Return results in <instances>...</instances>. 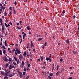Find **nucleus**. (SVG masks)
<instances>
[{
	"label": "nucleus",
	"mask_w": 79,
	"mask_h": 79,
	"mask_svg": "<svg viewBox=\"0 0 79 79\" xmlns=\"http://www.w3.org/2000/svg\"><path fill=\"white\" fill-rule=\"evenodd\" d=\"M19 59H18L17 61V64H19Z\"/></svg>",
	"instance_id": "36"
},
{
	"label": "nucleus",
	"mask_w": 79,
	"mask_h": 79,
	"mask_svg": "<svg viewBox=\"0 0 79 79\" xmlns=\"http://www.w3.org/2000/svg\"><path fill=\"white\" fill-rule=\"evenodd\" d=\"M16 51L17 52L18 55H19V54H21V52L20 51V50H19L18 48H17L16 49Z\"/></svg>",
	"instance_id": "4"
},
{
	"label": "nucleus",
	"mask_w": 79,
	"mask_h": 79,
	"mask_svg": "<svg viewBox=\"0 0 79 79\" xmlns=\"http://www.w3.org/2000/svg\"><path fill=\"white\" fill-rule=\"evenodd\" d=\"M15 51V49H13V50L12 51V53H13V52H14Z\"/></svg>",
	"instance_id": "52"
},
{
	"label": "nucleus",
	"mask_w": 79,
	"mask_h": 79,
	"mask_svg": "<svg viewBox=\"0 0 79 79\" xmlns=\"http://www.w3.org/2000/svg\"><path fill=\"white\" fill-rule=\"evenodd\" d=\"M60 73H61V72H60L59 71L57 72V73L56 74V76H58Z\"/></svg>",
	"instance_id": "10"
},
{
	"label": "nucleus",
	"mask_w": 79,
	"mask_h": 79,
	"mask_svg": "<svg viewBox=\"0 0 79 79\" xmlns=\"http://www.w3.org/2000/svg\"><path fill=\"white\" fill-rule=\"evenodd\" d=\"M31 48H33V47H34V44L33 43H32V41H31Z\"/></svg>",
	"instance_id": "9"
},
{
	"label": "nucleus",
	"mask_w": 79,
	"mask_h": 79,
	"mask_svg": "<svg viewBox=\"0 0 79 79\" xmlns=\"http://www.w3.org/2000/svg\"><path fill=\"white\" fill-rule=\"evenodd\" d=\"M14 4H15V5H16L17 4V2H16L15 1V3H14Z\"/></svg>",
	"instance_id": "43"
},
{
	"label": "nucleus",
	"mask_w": 79,
	"mask_h": 79,
	"mask_svg": "<svg viewBox=\"0 0 79 79\" xmlns=\"http://www.w3.org/2000/svg\"><path fill=\"white\" fill-rule=\"evenodd\" d=\"M29 56L31 57V58H32V54H31V52H30V54L29 55Z\"/></svg>",
	"instance_id": "22"
},
{
	"label": "nucleus",
	"mask_w": 79,
	"mask_h": 79,
	"mask_svg": "<svg viewBox=\"0 0 79 79\" xmlns=\"http://www.w3.org/2000/svg\"><path fill=\"white\" fill-rule=\"evenodd\" d=\"M22 23V21H20V22H19V23H20V25H21V23Z\"/></svg>",
	"instance_id": "60"
},
{
	"label": "nucleus",
	"mask_w": 79,
	"mask_h": 79,
	"mask_svg": "<svg viewBox=\"0 0 79 79\" xmlns=\"http://www.w3.org/2000/svg\"><path fill=\"white\" fill-rule=\"evenodd\" d=\"M27 30H31V29H30V28L29 27V26L27 27Z\"/></svg>",
	"instance_id": "33"
},
{
	"label": "nucleus",
	"mask_w": 79,
	"mask_h": 79,
	"mask_svg": "<svg viewBox=\"0 0 79 79\" xmlns=\"http://www.w3.org/2000/svg\"><path fill=\"white\" fill-rule=\"evenodd\" d=\"M3 52L4 54H5V53H6V50L5 49H3Z\"/></svg>",
	"instance_id": "18"
},
{
	"label": "nucleus",
	"mask_w": 79,
	"mask_h": 79,
	"mask_svg": "<svg viewBox=\"0 0 79 79\" xmlns=\"http://www.w3.org/2000/svg\"><path fill=\"white\" fill-rule=\"evenodd\" d=\"M0 23L1 24V26H5V25H3V20H2V19H0Z\"/></svg>",
	"instance_id": "5"
},
{
	"label": "nucleus",
	"mask_w": 79,
	"mask_h": 79,
	"mask_svg": "<svg viewBox=\"0 0 79 79\" xmlns=\"http://www.w3.org/2000/svg\"><path fill=\"white\" fill-rule=\"evenodd\" d=\"M51 57H52V54H50V56L49 57V58H51Z\"/></svg>",
	"instance_id": "44"
},
{
	"label": "nucleus",
	"mask_w": 79,
	"mask_h": 79,
	"mask_svg": "<svg viewBox=\"0 0 79 79\" xmlns=\"http://www.w3.org/2000/svg\"><path fill=\"white\" fill-rule=\"evenodd\" d=\"M42 48H43V49H44V48H45V46H44L43 45L42 46Z\"/></svg>",
	"instance_id": "53"
},
{
	"label": "nucleus",
	"mask_w": 79,
	"mask_h": 79,
	"mask_svg": "<svg viewBox=\"0 0 79 79\" xmlns=\"http://www.w3.org/2000/svg\"><path fill=\"white\" fill-rule=\"evenodd\" d=\"M5 25L6 27H7V25L6 23H5Z\"/></svg>",
	"instance_id": "49"
},
{
	"label": "nucleus",
	"mask_w": 79,
	"mask_h": 79,
	"mask_svg": "<svg viewBox=\"0 0 79 79\" xmlns=\"http://www.w3.org/2000/svg\"><path fill=\"white\" fill-rule=\"evenodd\" d=\"M15 74V73H10L9 75V77H12V76H13Z\"/></svg>",
	"instance_id": "7"
},
{
	"label": "nucleus",
	"mask_w": 79,
	"mask_h": 79,
	"mask_svg": "<svg viewBox=\"0 0 79 79\" xmlns=\"http://www.w3.org/2000/svg\"><path fill=\"white\" fill-rule=\"evenodd\" d=\"M23 64H21L20 65V66L21 68H23Z\"/></svg>",
	"instance_id": "28"
},
{
	"label": "nucleus",
	"mask_w": 79,
	"mask_h": 79,
	"mask_svg": "<svg viewBox=\"0 0 79 79\" xmlns=\"http://www.w3.org/2000/svg\"><path fill=\"white\" fill-rule=\"evenodd\" d=\"M77 53V51L76 50H75L73 52V54L74 55H76Z\"/></svg>",
	"instance_id": "12"
},
{
	"label": "nucleus",
	"mask_w": 79,
	"mask_h": 79,
	"mask_svg": "<svg viewBox=\"0 0 79 79\" xmlns=\"http://www.w3.org/2000/svg\"><path fill=\"white\" fill-rule=\"evenodd\" d=\"M26 34L25 33V34H24V35H23V36L26 37Z\"/></svg>",
	"instance_id": "56"
},
{
	"label": "nucleus",
	"mask_w": 79,
	"mask_h": 79,
	"mask_svg": "<svg viewBox=\"0 0 79 79\" xmlns=\"http://www.w3.org/2000/svg\"><path fill=\"white\" fill-rule=\"evenodd\" d=\"M9 65H10V64H8V63H6L5 66L6 68H8V66Z\"/></svg>",
	"instance_id": "8"
},
{
	"label": "nucleus",
	"mask_w": 79,
	"mask_h": 79,
	"mask_svg": "<svg viewBox=\"0 0 79 79\" xmlns=\"http://www.w3.org/2000/svg\"><path fill=\"white\" fill-rule=\"evenodd\" d=\"M23 75L25 76V74H26V72H23Z\"/></svg>",
	"instance_id": "32"
},
{
	"label": "nucleus",
	"mask_w": 79,
	"mask_h": 79,
	"mask_svg": "<svg viewBox=\"0 0 79 79\" xmlns=\"http://www.w3.org/2000/svg\"><path fill=\"white\" fill-rule=\"evenodd\" d=\"M49 76H53V73H51L49 74Z\"/></svg>",
	"instance_id": "35"
},
{
	"label": "nucleus",
	"mask_w": 79,
	"mask_h": 79,
	"mask_svg": "<svg viewBox=\"0 0 79 79\" xmlns=\"http://www.w3.org/2000/svg\"><path fill=\"white\" fill-rule=\"evenodd\" d=\"M24 71H26V68H24Z\"/></svg>",
	"instance_id": "63"
},
{
	"label": "nucleus",
	"mask_w": 79,
	"mask_h": 79,
	"mask_svg": "<svg viewBox=\"0 0 79 79\" xmlns=\"http://www.w3.org/2000/svg\"><path fill=\"white\" fill-rule=\"evenodd\" d=\"M2 31H4V30H5V27H4V26H2Z\"/></svg>",
	"instance_id": "11"
},
{
	"label": "nucleus",
	"mask_w": 79,
	"mask_h": 79,
	"mask_svg": "<svg viewBox=\"0 0 79 79\" xmlns=\"http://www.w3.org/2000/svg\"><path fill=\"white\" fill-rule=\"evenodd\" d=\"M27 55L26 54V52H24V53H23V56H26Z\"/></svg>",
	"instance_id": "15"
},
{
	"label": "nucleus",
	"mask_w": 79,
	"mask_h": 79,
	"mask_svg": "<svg viewBox=\"0 0 79 79\" xmlns=\"http://www.w3.org/2000/svg\"><path fill=\"white\" fill-rule=\"evenodd\" d=\"M48 77L49 79H52V77L50 76H48Z\"/></svg>",
	"instance_id": "39"
},
{
	"label": "nucleus",
	"mask_w": 79,
	"mask_h": 79,
	"mask_svg": "<svg viewBox=\"0 0 79 79\" xmlns=\"http://www.w3.org/2000/svg\"><path fill=\"white\" fill-rule=\"evenodd\" d=\"M22 63L23 66H24V62L23 61H22Z\"/></svg>",
	"instance_id": "16"
},
{
	"label": "nucleus",
	"mask_w": 79,
	"mask_h": 79,
	"mask_svg": "<svg viewBox=\"0 0 79 79\" xmlns=\"http://www.w3.org/2000/svg\"><path fill=\"white\" fill-rule=\"evenodd\" d=\"M42 73H43V74H44H44H46V73L44 71H42Z\"/></svg>",
	"instance_id": "37"
},
{
	"label": "nucleus",
	"mask_w": 79,
	"mask_h": 79,
	"mask_svg": "<svg viewBox=\"0 0 79 79\" xmlns=\"http://www.w3.org/2000/svg\"><path fill=\"white\" fill-rule=\"evenodd\" d=\"M49 59H50V58H48V57L46 58V60L47 61H48V60H49Z\"/></svg>",
	"instance_id": "41"
},
{
	"label": "nucleus",
	"mask_w": 79,
	"mask_h": 79,
	"mask_svg": "<svg viewBox=\"0 0 79 79\" xmlns=\"http://www.w3.org/2000/svg\"><path fill=\"white\" fill-rule=\"evenodd\" d=\"M17 29H21V27H19L18 26Z\"/></svg>",
	"instance_id": "50"
},
{
	"label": "nucleus",
	"mask_w": 79,
	"mask_h": 79,
	"mask_svg": "<svg viewBox=\"0 0 79 79\" xmlns=\"http://www.w3.org/2000/svg\"><path fill=\"white\" fill-rule=\"evenodd\" d=\"M59 68H60V66H59V65H57V69H56L57 71H58V69H59Z\"/></svg>",
	"instance_id": "27"
},
{
	"label": "nucleus",
	"mask_w": 79,
	"mask_h": 79,
	"mask_svg": "<svg viewBox=\"0 0 79 79\" xmlns=\"http://www.w3.org/2000/svg\"><path fill=\"white\" fill-rule=\"evenodd\" d=\"M5 46H8V45L7 44V43H6V40L5 41Z\"/></svg>",
	"instance_id": "14"
},
{
	"label": "nucleus",
	"mask_w": 79,
	"mask_h": 79,
	"mask_svg": "<svg viewBox=\"0 0 79 79\" xmlns=\"http://www.w3.org/2000/svg\"><path fill=\"white\" fill-rule=\"evenodd\" d=\"M44 45V46H46L47 45V43L46 42L45 43Z\"/></svg>",
	"instance_id": "61"
},
{
	"label": "nucleus",
	"mask_w": 79,
	"mask_h": 79,
	"mask_svg": "<svg viewBox=\"0 0 79 79\" xmlns=\"http://www.w3.org/2000/svg\"><path fill=\"white\" fill-rule=\"evenodd\" d=\"M2 10H3V8L2 7H1V8H0V11L3 13V11Z\"/></svg>",
	"instance_id": "21"
},
{
	"label": "nucleus",
	"mask_w": 79,
	"mask_h": 79,
	"mask_svg": "<svg viewBox=\"0 0 79 79\" xmlns=\"http://www.w3.org/2000/svg\"><path fill=\"white\" fill-rule=\"evenodd\" d=\"M14 60H15V61H17V58L16 57H14Z\"/></svg>",
	"instance_id": "26"
},
{
	"label": "nucleus",
	"mask_w": 79,
	"mask_h": 79,
	"mask_svg": "<svg viewBox=\"0 0 79 79\" xmlns=\"http://www.w3.org/2000/svg\"><path fill=\"white\" fill-rule=\"evenodd\" d=\"M4 79H8V77L7 76H5L4 77Z\"/></svg>",
	"instance_id": "34"
},
{
	"label": "nucleus",
	"mask_w": 79,
	"mask_h": 79,
	"mask_svg": "<svg viewBox=\"0 0 79 79\" xmlns=\"http://www.w3.org/2000/svg\"><path fill=\"white\" fill-rule=\"evenodd\" d=\"M4 15L5 16H7V13L6 12H4Z\"/></svg>",
	"instance_id": "42"
},
{
	"label": "nucleus",
	"mask_w": 79,
	"mask_h": 79,
	"mask_svg": "<svg viewBox=\"0 0 79 79\" xmlns=\"http://www.w3.org/2000/svg\"><path fill=\"white\" fill-rule=\"evenodd\" d=\"M13 11H14L13 12L14 14H15V13H16V10H15V9H13Z\"/></svg>",
	"instance_id": "25"
},
{
	"label": "nucleus",
	"mask_w": 79,
	"mask_h": 79,
	"mask_svg": "<svg viewBox=\"0 0 79 79\" xmlns=\"http://www.w3.org/2000/svg\"><path fill=\"white\" fill-rule=\"evenodd\" d=\"M49 60L50 62H51V61H52V59H51L49 58Z\"/></svg>",
	"instance_id": "58"
},
{
	"label": "nucleus",
	"mask_w": 79,
	"mask_h": 79,
	"mask_svg": "<svg viewBox=\"0 0 79 79\" xmlns=\"http://www.w3.org/2000/svg\"><path fill=\"white\" fill-rule=\"evenodd\" d=\"M17 71L18 73H19V76L20 77H23V73H21L18 70H17Z\"/></svg>",
	"instance_id": "3"
},
{
	"label": "nucleus",
	"mask_w": 79,
	"mask_h": 79,
	"mask_svg": "<svg viewBox=\"0 0 79 79\" xmlns=\"http://www.w3.org/2000/svg\"><path fill=\"white\" fill-rule=\"evenodd\" d=\"M4 58L3 59L4 62H8V61H9V60L6 58V56H4Z\"/></svg>",
	"instance_id": "2"
},
{
	"label": "nucleus",
	"mask_w": 79,
	"mask_h": 79,
	"mask_svg": "<svg viewBox=\"0 0 79 79\" xmlns=\"http://www.w3.org/2000/svg\"><path fill=\"white\" fill-rule=\"evenodd\" d=\"M60 61H61V62H62V61H63V59H60Z\"/></svg>",
	"instance_id": "59"
},
{
	"label": "nucleus",
	"mask_w": 79,
	"mask_h": 79,
	"mask_svg": "<svg viewBox=\"0 0 79 79\" xmlns=\"http://www.w3.org/2000/svg\"><path fill=\"white\" fill-rule=\"evenodd\" d=\"M66 42L67 43H68V44H69L70 43H69V39H67L66 40Z\"/></svg>",
	"instance_id": "23"
},
{
	"label": "nucleus",
	"mask_w": 79,
	"mask_h": 79,
	"mask_svg": "<svg viewBox=\"0 0 79 79\" xmlns=\"http://www.w3.org/2000/svg\"><path fill=\"white\" fill-rule=\"evenodd\" d=\"M44 77H47V74H46V73L44 74Z\"/></svg>",
	"instance_id": "48"
},
{
	"label": "nucleus",
	"mask_w": 79,
	"mask_h": 79,
	"mask_svg": "<svg viewBox=\"0 0 79 79\" xmlns=\"http://www.w3.org/2000/svg\"><path fill=\"white\" fill-rule=\"evenodd\" d=\"M79 25H78V30L79 31Z\"/></svg>",
	"instance_id": "62"
},
{
	"label": "nucleus",
	"mask_w": 79,
	"mask_h": 79,
	"mask_svg": "<svg viewBox=\"0 0 79 79\" xmlns=\"http://www.w3.org/2000/svg\"><path fill=\"white\" fill-rule=\"evenodd\" d=\"M4 75H5L6 76H8V72H7L4 73Z\"/></svg>",
	"instance_id": "17"
},
{
	"label": "nucleus",
	"mask_w": 79,
	"mask_h": 79,
	"mask_svg": "<svg viewBox=\"0 0 79 79\" xmlns=\"http://www.w3.org/2000/svg\"><path fill=\"white\" fill-rule=\"evenodd\" d=\"M15 56H16L17 55V52H16V51H15Z\"/></svg>",
	"instance_id": "54"
},
{
	"label": "nucleus",
	"mask_w": 79,
	"mask_h": 79,
	"mask_svg": "<svg viewBox=\"0 0 79 79\" xmlns=\"http://www.w3.org/2000/svg\"><path fill=\"white\" fill-rule=\"evenodd\" d=\"M13 64L15 66H16L17 65V64H16V63L15 62H13Z\"/></svg>",
	"instance_id": "29"
},
{
	"label": "nucleus",
	"mask_w": 79,
	"mask_h": 79,
	"mask_svg": "<svg viewBox=\"0 0 79 79\" xmlns=\"http://www.w3.org/2000/svg\"><path fill=\"white\" fill-rule=\"evenodd\" d=\"M42 69H45V68H46L45 66H43L42 67Z\"/></svg>",
	"instance_id": "46"
},
{
	"label": "nucleus",
	"mask_w": 79,
	"mask_h": 79,
	"mask_svg": "<svg viewBox=\"0 0 79 79\" xmlns=\"http://www.w3.org/2000/svg\"><path fill=\"white\" fill-rule=\"evenodd\" d=\"M41 60L43 61V60H44V59H43V57H41Z\"/></svg>",
	"instance_id": "55"
},
{
	"label": "nucleus",
	"mask_w": 79,
	"mask_h": 79,
	"mask_svg": "<svg viewBox=\"0 0 79 79\" xmlns=\"http://www.w3.org/2000/svg\"><path fill=\"white\" fill-rule=\"evenodd\" d=\"M5 8H6V7L3 6V10H5Z\"/></svg>",
	"instance_id": "47"
},
{
	"label": "nucleus",
	"mask_w": 79,
	"mask_h": 79,
	"mask_svg": "<svg viewBox=\"0 0 79 79\" xmlns=\"http://www.w3.org/2000/svg\"><path fill=\"white\" fill-rule=\"evenodd\" d=\"M4 48V49H6V48H5V45H3V46L1 47V48Z\"/></svg>",
	"instance_id": "20"
},
{
	"label": "nucleus",
	"mask_w": 79,
	"mask_h": 79,
	"mask_svg": "<svg viewBox=\"0 0 79 79\" xmlns=\"http://www.w3.org/2000/svg\"><path fill=\"white\" fill-rule=\"evenodd\" d=\"M9 24H10L11 26H12V25H13V23H11V22H10Z\"/></svg>",
	"instance_id": "38"
},
{
	"label": "nucleus",
	"mask_w": 79,
	"mask_h": 79,
	"mask_svg": "<svg viewBox=\"0 0 79 79\" xmlns=\"http://www.w3.org/2000/svg\"><path fill=\"white\" fill-rule=\"evenodd\" d=\"M8 67L9 69H11L12 68L13 69V68H15V66H14V65L13 64H10L9 66Z\"/></svg>",
	"instance_id": "1"
},
{
	"label": "nucleus",
	"mask_w": 79,
	"mask_h": 79,
	"mask_svg": "<svg viewBox=\"0 0 79 79\" xmlns=\"http://www.w3.org/2000/svg\"><path fill=\"white\" fill-rule=\"evenodd\" d=\"M9 63H11V62H12V59L11 58H9Z\"/></svg>",
	"instance_id": "13"
},
{
	"label": "nucleus",
	"mask_w": 79,
	"mask_h": 79,
	"mask_svg": "<svg viewBox=\"0 0 79 79\" xmlns=\"http://www.w3.org/2000/svg\"><path fill=\"white\" fill-rule=\"evenodd\" d=\"M19 60H22V59H23V56L20 54L19 56Z\"/></svg>",
	"instance_id": "6"
},
{
	"label": "nucleus",
	"mask_w": 79,
	"mask_h": 79,
	"mask_svg": "<svg viewBox=\"0 0 79 79\" xmlns=\"http://www.w3.org/2000/svg\"><path fill=\"white\" fill-rule=\"evenodd\" d=\"M2 46V42H0V47Z\"/></svg>",
	"instance_id": "45"
},
{
	"label": "nucleus",
	"mask_w": 79,
	"mask_h": 79,
	"mask_svg": "<svg viewBox=\"0 0 79 79\" xmlns=\"http://www.w3.org/2000/svg\"><path fill=\"white\" fill-rule=\"evenodd\" d=\"M0 6H1V8H2L3 7V6H2V4L1 3H0Z\"/></svg>",
	"instance_id": "30"
},
{
	"label": "nucleus",
	"mask_w": 79,
	"mask_h": 79,
	"mask_svg": "<svg viewBox=\"0 0 79 79\" xmlns=\"http://www.w3.org/2000/svg\"><path fill=\"white\" fill-rule=\"evenodd\" d=\"M61 15H62V16H64V13H63V12H62Z\"/></svg>",
	"instance_id": "40"
},
{
	"label": "nucleus",
	"mask_w": 79,
	"mask_h": 79,
	"mask_svg": "<svg viewBox=\"0 0 79 79\" xmlns=\"http://www.w3.org/2000/svg\"><path fill=\"white\" fill-rule=\"evenodd\" d=\"M11 11H10V12L9 14H8V16H11Z\"/></svg>",
	"instance_id": "31"
},
{
	"label": "nucleus",
	"mask_w": 79,
	"mask_h": 79,
	"mask_svg": "<svg viewBox=\"0 0 79 79\" xmlns=\"http://www.w3.org/2000/svg\"><path fill=\"white\" fill-rule=\"evenodd\" d=\"M43 39V38H40L38 40V41H40V40H42Z\"/></svg>",
	"instance_id": "24"
},
{
	"label": "nucleus",
	"mask_w": 79,
	"mask_h": 79,
	"mask_svg": "<svg viewBox=\"0 0 79 79\" xmlns=\"http://www.w3.org/2000/svg\"><path fill=\"white\" fill-rule=\"evenodd\" d=\"M29 76H27V77H26V79H29Z\"/></svg>",
	"instance_id": "51"
},
{
	"label": "nucleus",
	"mask_w": 79,
	"mask_h": 79,
	"mask_svg": "<svg viewBox=\"0 0 79 79\" xmlns=\"http://www.w3.org/2000/svg\"><path fill=\"white\" fill-rule=\"evenodd\" d=\"M11 8H12L11 7H10L9 9L10 10H12V9Z\"/></svg>",
	"instance_id": "57"
},
{
	"label": "nucleus",
	"mask_w": 79,
	"mask_h": 79,
	"mask_svg": "<svg viewBox=\"0 0 79 79\" xmlns=\"http://www.w3.org/2000/svg\"><path fill=\"white\" fill-rule=\"evenodd\" d=\"M1 74L2 75H3V76H5V72H2L1 73Z\"/></svg>",
	"instance_id": "19"
},
{
	"label": "nucleus",
	"mask_w": 79,
	"mask_h": 79,
	"mask_svg": "<svg viewBox=\"0 0 79 79\" xmlns=\"http://www.w3.org/2000/svg\"><path fill=\"white\" fill-rule=\"evenodd\" d=\"M73 79V77H69V79Z\"/></svg>",
	"instance_id": "64"
}]
</instances>
